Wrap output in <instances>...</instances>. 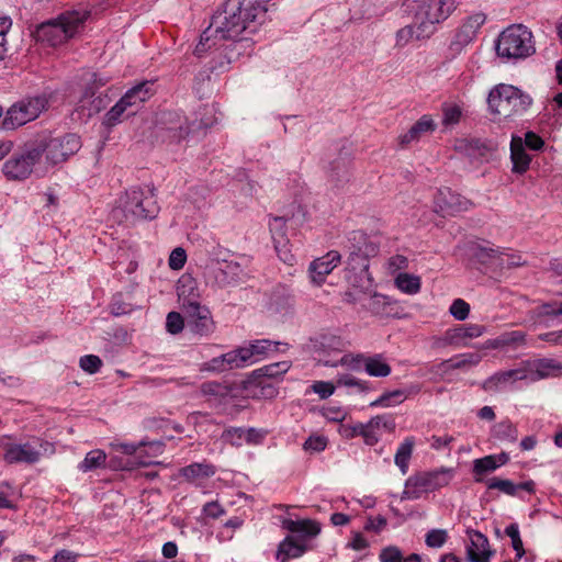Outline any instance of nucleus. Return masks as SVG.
Segmentation results:
<instances>
[{"label": "nucleus", "mask_w": 562, "mask_h": 562, "mask_svg": "<svg viewBox=\"0 0 562 562\" xmlns=\"http://www.w3.org/2000/svg\"><path fill=\"white\" fill-rule=\"evenodd\" d=\"M449 312L457 321H464L469 316L470 305L462 299H456L450 305Z\"/></svg>", "instance_id": "obj_62"}, {"label": "nucleus", "mask_w": 562, "mask_h": 562, "mask_svg": "<svg viewBox=\"0 0 562 562\" xmlns=\"http://www.w3.org/2000/svg\"><path fill=\"white\" fill-rule=\"evenodd\" d=\"M90 18L91 12L86 8L67 10L56 19L42 23L36 29L35 36L38 41L52 46L63 44L81 34Z\"/></svg>", "instance_id": "obj_3"}, {"label": "nucleus", "mask_w": 562, "mask_h": 562, "mask_svg": "<svg viewBox=\"0 0 562 562\" xmlns=\"http://www.w3.org/2000/svg\"><path fill=\"white\" fill-rule=\"evenodd\" d=\"M249 30L244 18L239 0H227L222 9L212 16L210 26L201 34L194 53L201 57L205 52L216 45L217 40L236 41Z\"/></svg>", "instance_id": "obj_1"}, {"label": "nucleus", "mask_w": 562, "mask_h": 562, "mask_svg": "<svg viewBox=\"0 0 562 562\" xmlns=\"http://www.w3.org/2000/svg\"><path fill=\"white\" fill-rule=\"evenodd\" d=\"M234 369L245 368L255 363L247 344L229 351Z\"/></svg>", "instance_id": "obj_48"}, {"label": "nucleus", "mask_w": 562, "mask_h": 562, "mask_svg": "<svg viewBox=\"0 0 562 562\" xmlns=\"http://www.w3.org/2000/svg\"><path fill=\"white\" fill-rule=\"evenodd\" d=\"M79 366L85 372L94 374L100 370L102 361L98 356L86 355L80 358Z\"/></svg>", "instance_id": "obj_61"}, {"label": "nucleus", "mask_w": 562, "mask_h": 562, "mask_svg": "<svg viewBox=\"0 0 562 562\" xmlns=\"http://www.w3.org/2000/svg\"><path fill=\"white\" fill-rule=\"evenodd\" d=\"M535 316L541 321L544 317L562 316V300L543 303L533 310Z\"/></svg>", "instance_id": "obj_49"}, {"label": "nucleus", "mask_w": 562, "mask_h": 562, "mask_svg": "<svg viewBox=\"0 0 562 562\" xmlns=\"http://www.w3.org/2000/svg\"><path fill=\"white\" fill-rule=\"evenodd\" d=\"M395 419L390 414H382L372 417L368 423H363V441L367 446H374L379 442L384 432H393L395 429Z\"/></svg>", "instance_id": "obj_21"}, {"label": "nucleus", "mask_w": 562, "mask_h": 562, "mask_svg": "<svg viewBox=\"0 0 562 562\" xmlns=\"http://www.w3.org/2000/svg\"><path fill=\"white\" fill-rule=\"evenodd\" d=\"M234 369L231 352H226L204 363V370L223 372Z\"/></svg>", "instance_id": "obj_51"}, {"label": "nucleus", "mask_w": 562, "mask_h": 562, "mask_svg": "<svg viewBox=\"0 0 562 562\" xmlns=\"http://www.w3.org/2000/svg\"><path fill=\"white\" fill-rule=\"evenodd\" d=\"M108 104L109 98L106 94L95 95L93 91L87 89L78 103L77 111H80L85 115L90 117L99 113L101 110L105 109Z\"/></svg>", "instance_id": "obj_33"}, {"label": "nucleus", "mask_w": 562, "mask_h": 562, "mask_svg": "<svg viewBox=\"0 0 562 562\" xmlns=\"http://www.w3.org/2000/svg\"><path fill=\"white\" fill-rule=\"evenodd\" d=\"M380 562H404L402 551L396 546L383 548L379 554Z\"/></svg>", "instance_id": "obj_64"}, {"label": "nucleus", "mask_w": 562, "mask_h": 562, "mask_svg": "<svg viewBox=\"0 0 562 562\" xmlns=\"http://www.w3.org/2000/svg\"><path fill=\"white\" fill-rule=\"evenodd\" d=\"M419 386L412 385L408 389H397L392 391H386L382 393L376 400L372 401L369 406L372 408L382 407H395L402 404L411 394L418 393Z\"/></svg>", "instance_id": "obj_30"}, {"label": "nucleus", "mask_w": 562, "mask_h": 562, "mask_svg": "<svg viewBox=\"0 0 562 562\" xmlns=\"http://www.w3.org/2000/svg\"><path fill=\"white\" fill-rule=\"evenodd\" d=\"M307 550L306 543L297 540L293 536L285 537L279 544L277 551V560L279 562H288L291 559L302 557Z\"/></svg>", "instance_id": "obj_32"}, {"label": "nucleus", "mask_w": 562, "mask_h": 562, "mask_svg": "<svg viewBox=\"0 0 562 562\" xmlns=\"http://www.w3.org/2000/svg\"><path fill=\"white\" fill-rule=\"evenodd\" d=\"M526 376L520 364L517 368L495 372L481 384L486 392H501L508 386L514 385L517 381H525Z\"/></svg>", "instance_id": "obj_24"}, {"label": "nucleus", "mask_w": 562, "mask_h": 562, "mask_svg": "<svg viewBox=\"0 0 562 562\" xmlns=\"http://www.w3.org/2000/svg\"><path fill=\"white\" fill-rule=\"evenodd\" d=\"M531 98L512 85L501 83L488 93L490 112L497 120H512L522 115L530 106Z\"/></svg>", "instance_id": "obj_4"}, {"label": "nucleus", "mask_w": 562, "mask_h": 562, "mask_svg": "<svg viewBox=\"0 0 562 562\" xmlns=\"http://www.w3.org/2000/svg\"><path fill=\"white\" fill-rule=\"evenodd\" d=\"M282 527L293 535L296 539L303 541L316 537L321 532V526L317 521L312 519H290L286 518L282 521Z\"/></svg>", "instance_id": "obj_27"}, {"label": "nucleus", "mask_w": 562, "mask_h": 562, "mask_svg": "<svg viewBox=\"0 0 562 562\" xmlns=\"http://www.w3.org/2000/svg\"><path fill=\"white\" fill-rule=\"evenodd\" d=\"M461 0H418L414 9V18L420 21L424 35H432L437 25L445 22L458 8Z\"/></svg>", "instance_id": "obj_10"}, {"label": "nucleus", "mask_w": 562, "mask_h": 562, "mask_svg": "<svg viewBox=\"0 0 562 562\" xmlns=\"http://www.w3.org/2000/svg\"><path fill=\"white\" fill-rule=\"evenodd\" d=\"M413 23L405 25L395 33V47L402 49L411 44L413 41H422L429 38L431 35L422 34L420 21L413 18Z\"/></svg>", "instance_id": "obj_35"}, {"label": "nucleus", "mask_w": 562, "mask_h": 562, "mask_svg": "<svg viewBox=\"0 0 562 562\" xmlns=\"http://www.w3.org/2000/svg\"><path fill=\"white\" fill-rule=\"evenodd\" d=\"M216 122L215 117H201L198 122L189 121L181 112L170 111L161 115L158 131L165 142L180 144L190 134L201 128L211 127Z\"/></svg>", "instance_id": "obj_6"}, {"label": "nucleus", "mask_w": 562, "mask_h": 562, "mask_svg": "<svg viewBox=\"0 0 562 562\" xmlns=\"http://www.w3.org/2000/svg\"><path fill=\"white\" fill-rule=\"evenodd\" d=\"M469 543L467 544V559L469 562H490L493 551L488 539L481 531L467 529Z\"/></svg>", "instance_id": "obj_23"}, {"label": "nucleus", "mask_w": 562, "mask_h": 562, "mask_svg": "<svg viewBox=\"0 0 562 562\" xmlns=\"http://www.w3.org/2000/svg\"><path fill=\"white\" fill-rule=\"evenodd\" d=\"M482 359L483 357L479 352H465L442 361L438 366V370L441 372H448L457 369L472 368L476 367Z\"/></svg>", "instance_id": "obj_34"}, {"label": "nucleus", "mask_w": 562, "mask_h": 562, "mask_svg": "<svg viewBox=\"0 0 562 562\" xmlns=\"http://www.w3.org/2000/svg\"><path fill=\"white\" fill-rule=\"evenodd\" d=\"M270 233L273 243L280 239H288L285 235V218L283 216H276L269 222Z\"/></svg>", "instance_id": "obj_59"}, {"label": "nucleus", "mask_w": 562, "mask_h": 562, "mask_svg": "<svg viewBox=\"0 0 562 562\" xmlns=\"http://www.w3.org/2000/svg\"><path fill=\"white\" fill-rule=\"evenodd\" d=\"M435 210L437 213L446 215H456L460 212L468 211L472 203L462 195L454 193L449 188H441L437 191L434 199Z\"/></svg>", "instance_id": "obj_18"}, {"label": "nucleus", "mask_w": 562, "mask_h": 562, "mask_svg": "<svg viewBox=\"0 0 562 562\" xmlns=\"http://www.w3.org/2000/svg\"><path fill=\"white\" fill-rule=\"evenodd\" d=\"M441 123L445 127H451L457 125L462 117V108L458 103L445 102L441 106Z\"/></svg>", "instance_id": "obj_47"}, {"label": "nucleus", "mask_w": 562, "mask_h": 562, "mask_svg": "<svg viewBox=\"0 0 562 562\" xmlns=\"http://www.w3.org/2000/svg\"><path fill=\"white\" fill-rule=\"evenodd\" d=\"M217 469L214 464L203 461L193 462L180 469V475L195 487L203 488L206 481L214 476Z\"/></svg>", "instance_id": "obj_25"}, {"label": "nucleus", "mask_w": 562, "mask_h": 562, "mask_svg": "<svg viewBox=\"0 0 562 562\" xmlns=\"http://www.w3.org/2000/svg\"><path fill=\"white\" fill-rule=\"evenodd\" d=\"M183 279L180 280L178 286L179 299L182 300V310L187 316V326L195 335L209 336L214 330V322L211 316V312L206 306H202L196 301L184 299V288L182 284Z\"/></svg>", "instance_id": "obj_13"}, {"label": "nucleus", "mask_w": 562, "mask_h": 562, "mask_svg": "<svg viewBox=\"0 0 562 562\" xmlns=\"http://www.w3.org/2000/svg\"><path fill=\"white\" fill-rule=\"evenodd\" d=\"M454 471L449 468H440L434 471L419 472L411 475L404 484L401 499H418L426 493L438 491L451 482Z\"/></svg>", "instance_id": "obj_8"}, {"label": "nucleus", "mask_w": 562, "mask_h": 562, "mask_svg": "<svg viewBox=\"0 0 562 562\" xmlns=\"http://www.w3.org/2000/svg\"><path fill=\"white\" fill-rule=\"evenodd\" d=\"M106 463V453L102 449L89 451L83 460L78 464V470L87 473L97 469L104 468Z\"/></svg>", "instance_id": "obj_43"}, {"label": "nucleus", "mask_w": 562, "mask_h": 562, "mask_svg": "<svg viewBox=\"0 0 562 562\" xmlns=\"http://www.w3.org/2000/svg\"><path fill=\"white\" fill-rule=\"evenodd\" d=\"M448 537L445 529H431L425 536V543L429 548L439 549L447 542Z\"/></svg>", "instance_id": "obj_56"}, {"label": "nucleus", "mask_w": 562, "mask_h": 562, "mask_svg": "<svg viewBox=\"0 0 562 562\" xmlns=\"http://www.w3.org/2000/svg\"><path fill=\"white\" fill-rule=\"evenodd\" d=\"M321 414L328 422L342 423L348 416V411L342 406L329 404L322 407Z\"/></svg>", "instance_id": "obj_52"}, {"label": "nucleus", "mask_w": 562, "mask_h": 562, "mask_svg": "<svg viewBox=\"0 0 562 562\" xmlns=\"http://www.w3.org/2000/svg\"><path fill=\"white\" fill-rule=\"evenodd\" d=\"M46 100L42 97L30 98L13 104L3 120L5 130H14L35 120L44 110Z\"/></svg>", "instance_id": "obj_15"}, {"label": "nucleus", "mask_w": 562, "mask_h": 562, "mask_svg": "<svg viewBox=\"0 0 562 562\" xmlns=\"http://www.w3.org/2000/svg\"><path fill=\"white\" fill-rule=\"evenodd\" d=\"M495 470H497V464L491 454L473 461V475L476 483H485L484 475Z\"/></svg>", "instance_id": "obj_45"}, {"label": "nucleus", "mask_w": 562, "mask_h": 562, "mask_svg": "<svg viewBox=\"0 0 562 562\" xmlns=\"http://www.w3.org/2000/svg\"><path fill=\"white\" fill-rule=\"evenodd\" d=\"M531 31L522 24L506 27L496 42L497 55L508 59L526 58L535 53Z\"/></svg>", "instance_id": "obj_7"}, {"label": "nucleus", "mask_w": 562, "mask_h": 562, "mask_svg": "<svg viewBox=\"0 0 562 562\" xmlns=\"http://www.w3.org/2000/svg\"><path fill=\"white\" fill-rule=\"evenodd\" d=\"M510 159L513 162V171L516 173H524L529 168L530 156L524 148V143L520 137H513L510 142Z\"/></svg>", "instance_id": "obj_36"}, {"label": "nucleus", "mask_w": 562, "mask_h": 562, "mask_svg": "<svg viewBox=\"0 0 562 562\" xmlns=\"http://www.w3.org/2000/svg\"><path fill=\"white\" fill-rule=\"evenodd\" d=\"M153 93V82L143 81L128 89L120 100H125L124 105L128 108V114H134Z\"/></svg>", "instance_id": "obj_29"}, {"label": "nucleus", "mask_w": 562, "mask_h": 562, "mask_svg": "<svg viewBox=\"0 0 562 562\" xmlns=\"http://www.w3.org/2000/svg\"><path fill=\"white\" fill-rule=\"evenodd\" d=\"M364 358H366V356L361 355V353L345 355L338 360L319 358L318 362L325 367L336 368V367L341 366V367H347L351 370H360V369H363Z\"/></svg>", "instance_id": "obj_42"}, {"label": "nucleus", "mask_w": 562, "mask_h": 562, "mask_svg": "<svg viewBox=\"0 0 562 562\" xmlns=\"http://www.w3.org/2000/svg\"><path fill=\"white\" fill-rule=\"evenodd\" d=\"M395 286L403 293L415 295L420 291L422 280L416 274L398 272L394 279Z\"/></svg>", "instance_id": "obj_41"}, {"label": "nucleus", "mask_w": 562, "mask_h": 562, "mask_svg": "<svg viewBox=\"0 0 562 562\" xmlns=\"http://www.w3.org/2000/svg\"><path fill=\"white\" fill-rule=\"evenodd\" d=\"M184 327V321L180 313L170 312L166 318V329L171 335H177L182 331Z\"/></svg>", "instance_id": "obj_60"}, {"label": "nucleus", "mask_w": 562, "mask_h": 562, "mask_svg": "<svg viewBox=\"0 0 562 562\" xmlns=\"http://www.w3.org/2000/svg\"><path fill=\"white\" fill-rule=\"evenodd\" d=\"M436 127L437 123L435 122L432 116L429 114H424L411 126V128L406 133L400 135L398 142L402 146H407L412 143H416L425 135L435 132Z\"/></svg>", "instance_id": "obj_26"}, {"label": "nucleus", "mask_w": 562, "mask_h": 562, "mask_svg": "<svg viewBox=\"0 0 562 562\" xmlns=\"http://www.w3.org/2000/svg\"><path fill=\"white\" fill-rule=\"evenodd\" d=\"M341 262V255L337 250H329L324 256L312 260L307 268V277L313 286H322L326 278Z\"/></svg>", "instance_id": "obj_17"}, {"label": "nucleus", "mask_w": 562, "mask_h": 562, "mask_svg": "<svg viewBox=\"0 0 562 562\" xmlns=\"http://www.w3.org/2000/svg\"><path fill=\"white\" fill-rule=\"evenodd\" d=\"M34 149L38 150V159L45 157L48 166L66 161L81 147L80 137L76 134H66L61 137H46L32 142Z\"/></svg>", "instance_id": "obj_9"}, {"label": "nucleus", "mask_w": 562, "mask_h": 562, "mask_svg": "<svg viewBox=\"0 0 562 562\" xmlns=\"http://www.w3.org/2000/svg\"><path fill=\"white\" fill-rule=\"evenodd\" d=\"M336 386L350 389L356 393H368L371 390L368 381L358 379L348 373L337 376Z\"/></svg>", "instance_id": "obj_46"}, {"label": "nucleus", "mask_w": 562, "mask_h": 562, "mask_svg": "<svg viewBox=\"0 0 562 562\" xmlns=\"http://www.w3.org/2000/svg\"><path fill=\"white\" fill-rule=\"evenodd\" d=\"M37 162H40L38 150L34 149L33 144L30 143L22 153L14 154L4 161L2 172L10 181H23L32 175Z\"/></svg>", "instance_id": "obj_14"}, {"label": "nucleus", "mask_w": 562, "mask_h": 562, "mask_svg": "<svg viewBox=\"0 0 562 562\" xmlns=\"http://www.w3.org/2000/svg\"><path fill=\"white\" fill-rule=\"evenodd\" d=\"M250 352L252 353V359L256 362H259L267 358L272 352L279 350V346H286L280 341H273L270 339H256L247 342Z\"/></svg>", "instance_id": "obj_39"}, {"label": "nucleus", "mask_w": 562, "mask_h": 562, "mask_svg": "<svg viewBox=\"0 0 562 562\" xmlns=\"http://www.w3.org/2000/svg\"><path fill=\"white\" fill-rule=\"evenodd\" d=\"M115 211H120L126 222L153 220L158 215L159 206L154 190L133 187L116 201Z\"/></svg>", "instance_id": "obj_5"}, {"label": "nucleus", "mask_w": 562, "mask_h": 562, "mask_svg": "<svg viewBox=\"0 0 562 562\" xmlns=\"http://www.w3.org/2000/svg\"><path fill=\"white\" fill-rule=\"evenodd\" d=\"M473 256L482 263L487 262L490 259H493L501 255L498 248L492 247L490 244H476L472 247Z\"/></svg>", "instance_id": "obj_55"}, {"label": "nucleus", "mask_w": 562, "mask_h": 562, "mask_svg": "<svg viewBox=\"0 0 562 562\" xmlns=\"http://www.w3.org/2000/svg\"><path fill=\"white\" fill-rule=\"evenodd\" d=\"M12 20L8 15L0 16V60L4 59L8 53L7 34L11 30Z\"/></svg>", "instance_id": "obj_57"}, {"label": "nucleus", "mask_w": 562, "mask_h": 562, "mask_svg": "<svg viewBox=\"0 0 562 562\" xmlns=\"http://www.w3.org/2000/svg\"><path fill=\"white\" fill-rule=\"evenodd\" d=\"M54 443L33 439L24 443H11L5 448L4 460L9 463H36L43 457H50L55 453Z\"/></svg>", "instance_id": "obj_12"}, {"label": "nucleus", "mask_w": 562, "mask_h": 562, "mask_svg": "<svg viewBox=\"0 0 562 562\" xmlns=\"http://www.w3.org/2000/svg\"><path fill=\"white\" fill-rule=\"evenodd\" d=\"M200 267L205 283L216 289L236 286L248 278L241 262L235 260L231 251L222 246L209 250L207 257L201 259Z\"/></svg>", "instance_id": "obj_2"}, {"label": "nucleus", "mask_w": 562, "mask_h": 562, "mask_svg": "<svg viewBox=\"0 0 562 562\" xmlns=\"http://www.w3.org/2000/svg\"><path fill=\"white\" fill-rule=\"evenodd\" d=\"M491 437L501 442L514 443L518 439L517 426L508 418H505L491 427Z\"/></svg>", "instance_id": "obj_37"}, {"label": "nucleus", "mask_w": 562, "mask_h": 562, "mask_svg": "<svg viewBox=\"0 0 562 562\" xmlns=\"http://www.w3.org/2000/svg\"><path fill=\"white\" fill-rule=\"evenodd\" d=\"M414 445L415 440L413 437L405 438L404 441L398 446L394 456V462L403 475L408 472Z\"/></svg>", "instance_id": "obj_40"}, {"label": "nucleus", "mask_w": 562, "mask_h": 562, "mask_svg": "<svg viewBox=\"0 0 562 562\" xmlns=\"http://www.w3.org/2000/svg\"><path fill=\"white\" fill-rule=\"evenodd\" d=\"M505 533L512 540V547L516 552V558L521 559L525 554L524 543L520 538L519 527L516 522L509 524L505 528Z\"/></svg>", "instance_id": "obj_54"}, {"label": "nucleus", "mask_w": 562, "mask_h": 562, "mask_svg": "<svg viewBox=\"0 0 562 562\" xmlns=\"http://www.w3.org/2000/svg\"><path fill=\"white\" fill-rule=\"evenodd\" d=\"M486 331V327L479 324H461L447 329L442 341L445 345L454 348L470 347L472 339L481 337Z\"/></svg>", "instance_id": "obj_19"}, {"label": "nucleus", "mask_w": 562, "mask_h": 562, "mask_svg": "<svg viewBox=\"0 0 562 562\" xmlns=\"http://www.w3.org/2000/svg\"><path fill=\"white\" fill-rule=\"evenodd\" d=\"M328 445V439L326 436L323 435H312L310 436L304 445L303 449L307 452H322L326 449Z\"/></svg>", "instance_id": "obj_58"}, {"label": "nucleus", "mask_w": 562, "mask_h": 562, "mask_svg": "<svg viewBox=\"0 0 562 562\" xmlns=\"http://www.w3.org/2000/svg\"><path fill=\"white\" fill-rule=\"evenodd\" d=\"M487 490H497L508 496H519L520 491L529 494L535 492V482L529 480L521 483H515L512 480L491 477L485 481Z\"/></svg>", "instance_id": "obj_28"}, {"label": "nucleus", "mask_w": 562, "mask_h": 562, "mask_svg": "<svg viewBox=\"0 0 562 562\" xmlns=\"http://www.w3.org/2000/svg\"><path fill=\"white\" fill-rule=\"evenodd\" d=\"M239 3L250 33L267 21L268 12L274 5L270 0H239Z\"/></svg>", "instance_id": "obj_22"}, {"label": "nucleus", "mask_w": 562, "mask_h": 562, "mask_svg": "<svg viewBox=\"0 0 562 562\" xmlns=\"http://www.w3.org/2000/svg\"><path fill=\"white\" fill-rule=\"evenodd\" d=\"M485 22L486 14L482 11L472 12L463 18L452 34L446 57L450 60L457 58L468 45L475 41Z\"/></svg>", "instance_id": "obj_11"}, {"label": "nucleus", "mask_w": 562, "mask_h": 562, "mask_svg": "<svg viewBox=\"0 0 562 562\" xmlns=\"http://www.w3.org/2000/svg\"><path fill=\"white\" fill-rule=\"evenodd\" d=\"M346 281L353 288H361L369 280V259L360 251H352L347 259Z\"/></svg>", "instance_id": "obj_20"}, {"label": "nucleus", "mask_w": 562, "mask_h": 562, "mask_svg": "<svg viewBox=\"0 0 562 562\" xmlns=\"http://www.w3.org/2000/svg\"><path fill=\"white\" fill-rule=\"evenodd\" d=\"M364 372L374 378H385L392 372L391 366L386 362L383 355L376 353L373 356H366L363 363Z\"/></svg>", "instance_id": "obj_38"}, {"label": "nucleus", "mask_w": 562, "mask_h": 562, "mask_svg": "<svg viewBox=\"0 0 562 562\" xmlns=\"http://www.w3.org/2000/svg\"><path fill=\"white\" fill-rule=\"evenodd\" d=\"M273 245L280 260L286 265L292 266L294 262V255L289 248V239L277 240V243H273Z\"/></svg>", "instance_id": "obj_63"}, {"label": "nucleus", "mask_w": 562, "mask_h": 562, "mask_svg": "<svg viewBox=\"0 0 562 562\" xmlns=\"http://www.w3.org/2000/svg\"><path fill=\"white\" fill-rule=\"evenodd\" d=\"M520 367L527 383L562 375V362L551 358L527 360L521 362Z\"/></svg>", "instance_id": "obj_16"}, {"label": "nucleus", "mask_w": 562, "mask_h": 562, "mask_svg": "<svg viewBox=\"0 0 562 562\" xmlns=\"http://www.w3.org/2000/svg\"><path fill=\"white\" fill-rule=\"evenodd\" d=\"M391 304V299L381 293H374L370 296L368 308L374 315L386 314V307Z\"/></svg>", "instance_id": "obj_53"}, {"label": "nucleus", "mask_w": 562, "mask_h": 562, "mask_svg": "<svg viewBox=\"0 0 562 562\" xmlns=\"http://www.w3.org/2000/svg\"><path fill=\"white\" fill-rule=\"evenodd\" d=\"M291 366V361L288 360L273 362L256 369L252 374L256 378L279 379L290 370Z\"/></svg>", "instance_id": "obj_44"}, {"label": "nucleus", "mask_w": 562, "mask_h": 562, "mask_svg": "<svg viewBox=\"0 0 562 562\" xmlns=\"http://www.w3.org/2000/svg\"><path fill=\"white\" fill-rule=\"evenodd\" d=\"M125 100H119L104 115L103 124L108 127L115 126L122 121L123 114L128 113V108L124 105Z\"/></svg>", "instance_id": "obj_50"}, {"label": "nucleus", "mask_w": 562, "mask_h": 562, "mask_svg": "<svg viewBox=\"0 0 562 562\" xmlns=\"http://www.w3.org/2000/svg\"><path fill=\"white\" fill-rule=\"evenodd\" d=\"M345 347L344 340L333 334H322L311 339V349L317 356V360L323 358L322 356L330 352H340Z\"/></svg>", "instance_id": "obj_31"}]
</instances>
